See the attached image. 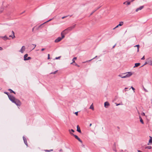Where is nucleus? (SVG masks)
<instances>
[{"instance_id":"obj_1","label":"nucleus","mask_w":152,"mask_h":152,"mask_svg":"<svg viewBox=\"0 0 152 152\" xmlns=\"http://www.w3.org/2000/svg\"><path fill=\"white\" fill-rule=\"evenodd\" d=\"M5 94L8 95L9 99L13 103H15L17 105L20 106L21 104V102L19 100L16 99L15 97L9 95L8 93L5 92Z\"/></svg>"},{"instance_id":"obj_2","label":"nucleus","mask_w":152,"mask_h":152,"mask_svg":"<svg viewBox=\"0 0 152 152\" xmlns=\"http://www.w3.org/2000/svg\"><path fill=\"white\" fill-rule=\"evenodd\" d=\"M67 32H65V31H63L61 33V37H59L55 40V42H58L60 41L63 39L65 37V34H66Z\"/></svg>"},{"instance_id":"obj_3","label":"nucleus","mask_w":152,"mask_h":152,"mask_svg":"<svg viewBox=\"0 0 152 152\" xmlns=\"http://www.w3.org/2000/svg\"><path fill=\"white\" fill-rule=\"evenodd\" d=\"M76 25H74L71 27H69L64 30V31H65V32H67V33L68 32V31H69L72 30L73 28H75V26Z\"/></svg>"},{"instance_id":"obj_4","label":"nucleus","mask_w":152,"mask_h":152,"mask_svg":"<svg viewBox=\"0 0 152 152\" xmlns=\"http://www.w3.org/2000/svg\"><path fill=\"white\" fill-rule=\"evenodd\" d=\"M124 74L125 75L124 76V77H125V78L130 77L132 75V74L131 72H129L124 73Z\"/></svg>"},{"instance_id":"obj_5","label":"nucleus","mask_w":152,"mask_h":152,"mask_svg":"<svg viewBox=\"0 0 152 152\" xmlns=\"http://www.w3.org/2000/svg\"><path fill=\"white\" fill-rule=\"evenodd\" d=\"M148 63L150 65H152V59L151 58H149L147 59Z\"/></svg>"},{"instance_id":"obj_6","label":"nucleus","mask_w":152,"mask_h":152,"mask_svg":"<svg viewBox=\"0 0 152 152\" xmlns=\"http://www.w3.org/2000/svg\"><path fill=\"white\" fill-rule=\"evenodd\" d=\"M26 50V47L24 46H23L20 50L19 51V52H21V53H23Z\"/></svg>"},{"instance_id":"obj_7","label":"nucleus","mask_w":152,"mask_h":152,"mask_svg":"<svg viewBox=\"0 0 152 152\" xmlns=\"http://www.w3.org/2000/svg\"><path fill=\"white\" fill-rule=\"evenodd\" d=\"M150 139L149 140L148 142V145H149L152 144V137L149 136Z\"/></svg>"},{"instance_id":"obj_8","label":"nucleus","mask_w":152,"mask_h":152,"mask_svg":"<svg viewBox=\"0 0 152 152\" xmlns=\"http://www.w3.org/2000/svg\"><path fill=\"white\" fill-rule=\"evenodd\" d=\"M110 105V104L107 102H105L104 103V106L105 108H107Z\"/></svg>"},{"instance_id":"obj_9","label":"nucleus","mask_w":152,"mask_h":152,"mask_svg":"<svg viewBox=\"0 0 152 152\" xmlns=\"http://www.w3.org/2000/svg\"><path fill=\"white\" fill-rule=\"evenodd\" d=\"M143 7H144L143 6H141L139 8H137L136 10V12H137L138 11H139V10H141L143 8Z\"/></svg>"},{"instance_id":"obj_10","label":"nucleus","mask_w":152,"mask_h":152,"mask_svg":"<svg viewBox=\"0 0 152 152\" xmlns=\"http://www.w3.org/2000/svg\"><path fill=\"white\" fill-rule=\"evenodd\" d=\"M23 141H24L25 144L27 146L28 144L27 142V140L26 138L24 136L23 137Z\"/></svg>"},{"instance_id":"obj_11","label":"nucleus","mask_w":152,"mask_h":152,"mask_svg":"<svg viewBox=\"0 0 152 152\" xmlns=\"http://www.w3.org/2000/svg\"><path fill=\"white\" fill-rule=\"evenodd\" d=\"M77 131L79 133H81V131L78 125L77 126Z\"/></svg>"},{"instance_id":"obj_12","label":"nucleus","mask_w":152,"mask_h":152,"mask_svg":"<svg viewBox=\"0 0 152 152\" xmlns=\"http://www.w3.org/2000/svg\"><path fill=\"white\" fill-rule=\"evenodd\" d=\"M89 109H91L93 110H94V105H93V103L90 106V107H89Z\"/></svg>"},{"instance_id":"obj_13","label":"nucleus","mask_w":152,"mask_h":152,"mask_svg":"<svg viewBox=\"0 0 152 152\" xmlns=\"http://www.w3.org/2000/svg\"><path fill=\"white\" fill-rule=\"evenodd\" d=\"M139 118L140 119V122L142 124H144V122L143 121L141 118V117L140 116H139Z\"/></svg>"},{"instance_id":"obj_14","label":"nucleus","mask_w":152,"mask_h":152,"mask_svg":"<svg viewBox=\"0 0 152 152\" xmlns=\"http://www.w3.org/2000/svg\"><path fill=\"white\" fill-rule=\"evenodd\" d=\"M76 59H77V57H75L74 58H73V59L72 60V62L70 64H73V63H75V60H76Z\"/></svg>"},{"instance_id":"obj_15","label":"nucleus","mask_w":152,"mask_h":152,"mask_svg":"<svg viewBox=\"0 0 152 152\" xmlns=\"http://www.w3.org/2000/svg\"><path fill=\"white\" fill-rule=\"evenodd\" d=\"M70 134L73 135L75 137V138L76 139H77L78 138V137L76 135H75L74 134H73V133H70Z\"/></svg>"},{"instance_id":"obj_16","label":"nucleus","mask_w":152,"mask_h":152,"mask_svg":"<svg viewBox=\"0 0 152 152\" xmlns=\"http://www.w3.org/2000/svg\"><path fill=\"white\" fill-rule=\"evenodd\" d=\"M145 148L146 149H151L152 148V147L151 146H147L145 147Z\"/></svg>"},{"instance_id":"obj_17","label":"nucleus","mask_w":152,"mask_h":152,"mask_svg":"<svg viewBox=\"0 0 152 152\" xmlns=\"http://www.w3.org/2000/svg\"><path fill=\"white\" fill-rule=\"evenodd\" d=\"M140 64V63H135V66H134V67H137L138 66H139Z\"/></svg>"},{"instance_id":"obj_18","label":"nucleus","mask_w":152,"mask_h":152,"mask_svg":"<svg viewBox=\"0 0 152 152\" xmlns=\"http://www.w3.org/2000/svg\"><path fill=\"white\" fill-rule=\"evenodd\" d=\"M134 47H137V52H138L139 51V48L140 47V45H137L134 46Z\"/></svg>"},{"instance_id":"obj_19","label":"nucleus","mask_w":152,"mask_h":152,"mask_svg":"<svg viewBox=\"0 0 152 152\" xmlns=\"http://www.w3.org/2000/svg\"><path fill=\"white\" fill-rule=\"evenodd\" d=\"M124 22L122 21H121L119 22V24L118 25L119 26H121L123 25Z\"/></svg>"},{"instance_id":"obj_20","label":"nucleus","mask_w":152,"mask_h":152,"mask_svg":"<svg viewBox=\"0 0 152 152\" xmlns=\"http://www.w3.org/2000/svg\"><path fill=\"white\" fill-rule=\"evenodd\" d=\"M28 56V54H25L24 56V59L25 60V59H26L27 57Z\"/></svg>"},{"instance_id":"obj_21","label":"nucleus","mask_w":152,"mask_h":152,"mask_svg":"<svg viewBox=\"0 0 152 152\" xmlns=\"http://www.w3.org/2000/svg\"><path fill=\"white\" fill-rule=\"evenodd\" d=\"M8 91H10V93H14V94H15V92H14V91H13L12 89H8Z\"/></svg>"},{"instance_id":"obj_22","label":"nucleus","mask_w":152,"mask_h":152,"mask_svg":"<svg viewBox=\"0 0 152 152\" xmlns=\"http://www.w3.org/2000/svg\"><path fill=\"white\" fill-rule=\"evenodd\" d=\"M31 59V58L30 57H27V58H26V59H25V61L26 60H30Z\"/></svg>"},{"instance_id":"obj_23","label":"nucleus","mask_w":152,"mask_h":152,"mask_svg":"<svg viewBox=\"0 0 152 152\" xmlns=\"http://www.w3.org/2000/svg\"><path fill=\"white\" fill-rule=\"evenodd\" d=\"M53 149H51L50 150H45V151H46V152H50V151H53Z\"/></svg>"},{"instance_id":"obj_24","label":"nucleus","mask_w":152,"mask_h":152,"mask_svg":"<svg viewBox=\"0 0 152 152\" xmlns=\"http://www.w3.org/2000/svg\"><path fill=\"white\" fill-rule=\"evenodd\" d=\"M51 20H52L51 19H50L49 20H48V21H47V22H45V23H44L43 24H42L40 26H39V27H41V26H42L43 24H44L45 23H46V22H48V21H50Z\"/></svg>"},{"instance_id":"obj_25","label":"nucleus","mask_w":152,"mask_h":152,"mask_svg":"<svg viewBox=\"0 0 152 152\" xmlns=\"http://www.w3.org/2000/svg\"><path fill=\"white\" fill-rule=\"evenodd\" d=\"M126 3L127 4H126L127 5H129L130 4V1H126Z\"/></svg>"},{"instance_id":"obj_26","label":"nucleus","mask_w":152,"mask_h":152,"mask_svg":"<svg viewBox=\"0 0 152 152\" xmlns=\"http://www.w3.org/2000/svg\"><path fill=\"white\" fill-rule=\"evenodd\" d=\"M58 71L57 70V71H55V72H52L51 73H50V74H55Z\"/></svg>"},{"instance_id":"obj_27","label":"nucleus","mask_w":152,"mask_h":152,"mask_svg":"<svg viewBox=\"0 0 152 152\" xmlns=\"http://www.w3.org/2000/svg\"><path fill=\"white\" fill-rule=\"evenodd\" d=\"M77 140L81 143H82V141L80 139V138L79 137H78V138Z\"/></svg>"},{"instance_id":"obj_28","label":"nucleus","mask_w":152,"mask_h":152,"mask_svg":"<svg viewBox=\"0 0 152 152\" xmlns=\"http://www.w3.org/2000/svg\"><path fill=\"white\" fill-rule=\"evenodd\" d=\"M97 56H96L95 58H92V59H91L90 60H89L86 61V62H88L90 61H91L92 59H93L95 58H96L97 57Z\"/></svg>"},{"instance_id":"obj_29","label":"nucleus","mask_w":152,"mask_h":152,"mask_svg":"<svg viewBox=\"0 0 152 152\" xmlns=\"http://www.w3.org/2000/svg\"><path fill=\"white\" fill-rule=\"evenodd\" d=\"M118 76L120 77H121L122 78H125V77H124V76H123V75H118Z\"/></svg>"},{"instance_id":"obj_30","label":"nucleus","mask_w":152,"mask_h":152,"mask_svg":"<svg viewBox=\"0 0 152 152\" xmlns=\"http://www.w3.org/2000/svg\"><path fill=\"white\" fill-rule=\"evenodd\" d=\"M69 131L70 132V133H71L70 132V131H71L72 132H75L74 130L72 129H71V130H69Z\"/></svg>"},{"instance_id":"obj_31","label":"nucleus","mask_w":152,"mask_h":152,"mask_svg":"<svg viewBox=\"0 0 152 152\" xmlns=\"http://www.w3.org/2000/svg\"><path fill=\"white\" fill-rule=\"evenodd\" d=\"M12 34L13 35V37H15V33H14V32L13 31H12Z\"/></svg>"},{"instance_id":"obj_32","label":"nucleus","mask_w":152,"mask_h":152,"mask_svg":"<svg viewBox=\"0 0 152 152\" xmlns=\"http://www.w3.org/2000/svg\"><path fill=\"white\" fill-rule=\"evenodd\" d=\"M148 64V61H147V62L146 61V62H145V63L143 65H142V66H144V65H145L147 64Z\"/></svg>"},{"instance_id":"obj_33","label":"nucleus","mask_w":152,"mask_h":152,"mask_svg":"<svg viewBox=\"0 0 152 152\" xmlns=\"http://www.w3.org/2000/svg\"><path fill=\"white\" fill-rule=\"evenodd\" d=\"M61 57V56H59V57H56L55 58V59H60V58Z\"/></svg>"},{"instance_id":"obj_34","label":"nucleus","mask_w":152,"mask_h":152,"mask_svg":"<svg viewBox=\"0 0 152 152\" xmlns=\"http://www.w3.org/2000/svg\"><path fill=\"white\" fill-rule=\"evenodd\" d=\"M3 10H4V8H2V10H1L0 11V14L1 13H2L3 12Z\"/></svg>"},{"instance_id":"obj_35","label":"nucleus","mask_w":152,"mask_h":152,"mask_svg":"<svg viewBox=\"0 0 152 152\" xmlns=\"http://www.w3.org/2000/svg\"><path fill=\"white\" fill-rule=\"evenodd\" d=\"M119 26L118 25H117L115 28H114L113 29H115V28L118 27Z\"/></svg>"},{"instance_id":"obj_36","label":"nucleus","mask_w":152,"mask_h":152,"mask_svg":"<svg viewBox=\"0 0 152 152\" xmlns=\"http://www.w3.org/2000/svg\"><path fill=\"white\" fill-rule=\"evenodd\" d=\"M143 89L144 90V91H145V92H148V91L146 89H145L144 87H143Z\"/></svg>"},{"instance_id":"obj_37","label":"nucleus","mask_w":152,"mask_h":152,"mask_svg":"<svg viewBox=\"0 0 152 152\" xmlns=\"http://www.w3.org/2000/svg\"><path fill=\"white\" fill-rule=\"evenodd\" d=\"M78 112H76L75 113V114L76 115H78Z\"/></svg>"},{"instance_id":"obj_38","label":"nucleus","mask_w":152,"mask_h":152,"mask_svg":"<svg viewBox=\"0 0 152 152\" xmlns=\"http://www.w3.org/2000/svg\"><path fill=\"white\" fill-rule=\"evenodd\" d=\"M141 115L142 116H145V113H142Z\"/></svg>"},{"instance_id":"obj_39","label":"nucleus","mask_w":152,"mask_h":152,"mask_svg":"<svg viewBox=\"0 0 152 152\" xmlns=\"http://www.w3.org/2000/svg\"><path fill=\"white\" fill-rule=\"evenodd\" d=\"M145 59V57H144V56L142 58H141V59L142 60H144Z\"/></svg>"},{"instance_id":"obj_40","label":"nucleus","mask_w":152,"mask_h":152,"mask_svg":"<svg viewBox=\"0 0 152 152\" xmlns=\"http://www.w3.org/2000/svg\"><path fill=\"white\" fill-rule=\"evenodd\" d=\"M9 37H12V38H14L15 37H13V35H10L9 36Z\"/></svg>"},{"instance_id":"obj_41","label":"nucleus","mask_w":152,"mask_h":152,"mask_svg":"<svg viewBox=\"0 0 152 152\" xmlns=\"http://www.w3.org/2000/svg\"><path fill=\"white\" fill-rule=\"evenodd\" d=\"M131 88H132L133 91H134L135 89L132 86L131 87Z\"/></svg>"},{"instance_id":"obj_42","label":"nucleus","mask_w":152,"mask_h":152,"mask_svg":"<svg viewBox=\"0 0 152 152\" xmlns=\"http://www.w3.org/2000/svg\"><path fill=\"white\" fill-rule=\"evenodd\" d=\"M50 59V55H49V54H48V59Z\"/></svg>"},{"instance_id":"obj_43","label":"nucleus","mask_w":152,"mask_h":152,"mask_svg":"<svg viewBox=\"0 0 152 152\" xmlns=\"http://www.w3.org/2000/svg\"><path fill=\"white\" fill-rule=\"evenodd\" d=\"M116 104V105L117 106L121 105L120 104Z\"/></svg>"},{"instance_id":"obj_44","label":"nucleus","mask_w":152,"mask_h":152,"mask_svg":"<svg viewBox=\"0 0 152 152\" xmlns=\"http://www.w3.org/2000/svg\"><path fill=\"white\" fill-rule=\"evenodd\" d=\"M4 38H6V39H8V38L6 36H4Z\"/></svg>"},{"instance_id":"obj_45","label":"nucleus","mask_w":152,"mask_h":152,"mask_svg":"<svg viewBox=\"0 0 152 152\" xmlns=\"http://www.w3.org/2000/svg\"><path fill=\"white\" fill-rule=\"evenodd\" d=\"M75 65L76 66H77L78 67H79V66L78 65H77V64H75Z\"/></svg>"},{"instance_id":"obj_46","label":"nucleus","mask_w":152,"mask_h":152,"mask_svg":"<svg viewBox=\"0 0 152 152\" xmlns=\"http://www.w3.org/2000/svg\"><path fill=\"white\" fill-rule=\"evenodd\" d=\"M66 16H64V17H62V19H64V18H66Z\"/></svg>"},{"instance_id":"obj_47","label":"nucleus","mask_w":152,"mask_h":152,"mask_svg":"<svg viewBox=\"0 0 152 152\" xmlns=\"http://www.w3.org/2000/svg\"><path fill=\"white\" fill-rule=\"evenodd\" d=\"M45 49L44 48H42V49H41V50H42V51H43L44 50H45Z\"/></svg>"},{"instance_id":"obj_48","label":"nucleus","mask_w":152,"mask_h":152,"mask_svg":"<svg viewBox=\"0 0 152 152\" xmlns=\"http://www.w3.org/2000/svg\"><path fill=\"white\" fill-rule=\"evenodd\" d=\"M3 50L2 48L1 47H0V50Z\"/></svg>"},{"instance_id":"obj_49","label":"nucleus","mask_w":152,"mask_h":152,"mask_svg":"<svg viewBox=\"0 0 152 152\" xmlns=\"http://www.w3.org/2000/svg\"><path fill=\"white\" fill-rule=\"evenodd\" d=\"M138 152H142V151L140 150H138Z\"/></svg>"},{"instance_id":"obj_50","label":"nucleus","mask_w":152,"mask_h":152,"mask_svg":"<svg viewBox=\"0 0 152 152\" xmlns=\"http://www.w3.org/2000/svg\"><path fill=\"white\" fill-rule=\"evenodd\" d=\"M126 3V1H125V2H124V3H123V4H125Z\"/></svg>"},{"instance_id":"obj_51","label":"nucleus","mask_w":152,"mask_h":152,"mask_svg":"<svg viewBox=\"0 0 152 152\" xmlns=\"http://www.w3.org/2000/svg\"><path fill=\"white\" fill-rule=\"evenodd\" d=\"M135 0H131V2H133Z\"/></svg>"},{"instance_id":"obj_52","label":"nucleus","mask_w":152,"mask_h":152,"mask_svg":"<svg viewBox=\"0 0 152 152\" xmlns=\"http://www.w3.org/2000/svg\"><path fill=\"white\" fill-rule=\"evenodd\" d=\"M35 45L34 48H33V49L36 47V45Z\"/></svg>"},{"instance_id":"obj_53","label":"nucleus","mask_w":152,"mask_h":152,"mask_svg":"<svg viewBox=\"0 0 152 152\" xmlns=\"http://www.w3.org/2000/svg\"><path fill=\"white\" fill-rule=\"evenodd\" d=\"M91 125H92V124H90V126H91Z\"/></svg>"},{"instance_id":"obj_54","label":"nucleus","mask_w":152,"mask_h":152,"mask_svg":"<svg viewBox=\"0 0 152 152\" xmlns=\"http://www.w3.org/2000/svg\"><path fill=\"white\" fill-rule=\"evenodd\" d=\"M115 45L114 46L113 48H114L115 47Z\"/></svg>"},{"instance_id":"obj_55","label":"nucleus","mask_w":152,"mask_h":152,"mask_svg":"<svg viewBox=\"0 0 152 152\" xmlns=\"http://www.w3.org/2000/svg\"><path fill=\"white\" fill-rule=\"evenodd\" d=\"M93 13H94V12H93L92 13H91V15H92Z\"/></svg>"},{"instance_id":"obj_56","label":"nucleus","mask_w":152,"mask_h":152,"mask_svg":"<svg viewBox=\"0 0 152 152\" xmlns=\"http://www.w3.org/2000/svg\"><path fill=\"white\" fill-rule=\"evenodd\" d=\"M34 28H33V29H32V31H33V30H34Z\"/></svg>"},{"instance_id":"obj_57","label":"nucleus","mask_w":152,"mask_h":152,"mask_svg":"<svg viewBox=\"0 0 152 152\" xmlns=\"http://www.w3.org/2000/svg\"><path fill=\"white\" fill-rule=\"evenodd\" d=\"M1 38H2V37H0V38H1Z\"/></svg>"},{"instance_id":"obj_58","label":"nucleus","mask_w":152,"mask_h":152,"mask_svg":"<svg viewBox=\"0 0 152 152\" xmlns=\"http://www.w3.org/2000/svg\"><path fill=\"white\" fill-rule=\"evenodd\" d=\"M96 11V10H95V11H94V12H95V11Z\"/></svg>"},{"instance_id":"obj_59","label":"nucleus","mask_w":152,"mask_h":152,"mask_svg":"<svg viewBox=\"0 0 152 152\" xmlns=\"http://www.w3.org/2000/svg\"><path fill=\"white\" fill-rule=\"evenodd\" d=\"M96 11V10H95V11H94V12H95V11Z\"/></svg>"},{"instance_id":"obj_60","label":"nucleus","mask_w":152,"mask_h":152,"mask_svg":"<svg viewBox=\"0 0 152 152\" xmlns=\"http://www.w3.org/2000/svg\"><path fill=\"white\" fill-rule=\"evenodd\" d=\"M96 11V10H95V11H94V12H95V11Z\"/></svg>"},{"instance_id":"obj_61","label":"nucleus","mask_w":152,"mask_h":152,"mask_svg":"<svg viewBox=\"0 0 152 152\" xmlns=\"http://www.w3.org/2000/svg\"><path fill=\"white\" fill-rule=\"evenodd\" d=\"M127 88H125V89H126Z\"/></svg>"}]
</instances>
